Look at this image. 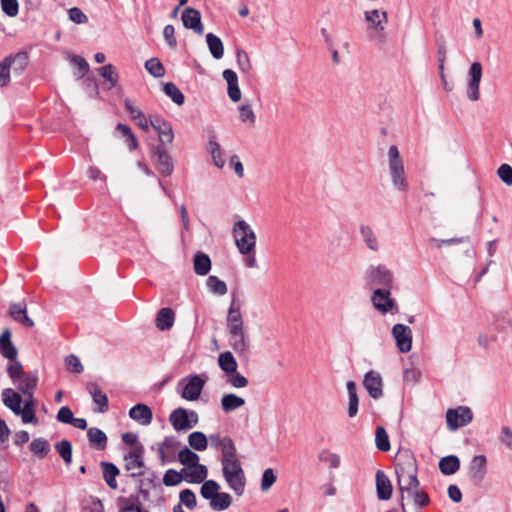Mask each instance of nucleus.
<instances>
[{
	"label": "nucleus",
	"instance_id": "f257e3e1",
	"mask_svg": "<svg viewBox=\"0 0 512 512\" xmlns=\"http://www.w3.org/2000/svg\"><path fill=\"white\" fill-rule=\"evenodd\" d=\"M395 472L397 484L401 492V510L407 512L404 504V494L420 486L418 479V465L414 453L409 449L398 451L395 457Z\"/></svg>",
	"mask_w": 512,
	"mask_h": 512
},
{
	"label": "nucleus",
	"instance_id": "f03ea898",
	"mask_svg": "<svg viewBox=\"0 0 512 512\" xmlns=\"http://www.w3.org/2000/svg\"><path fill=\"white\" fill-rule=\"evenodd\" d=\"M222 475L229 488L237 495L242 496L246 487V476L241 462L237 456V449H226L221 458Z\"/></svg>",
	"mask_w": 512,
	"mask_h": 512
},
{
	"label": "nucleus",
	"instance_id": "7ed1b4c3",
	"mask_svg": "<svg viewBox=\"0 0 512 512\" xmlns=\"http://www.w3.org/2000/svg\"><path fill=\"white\" fill-rule=\"evenodd\" d=\"M387 158L389 175L393 187L398 191H406L408 189V182L406 180L405 167L396 145L389 147Z\"/></svg>",
	"mask_w": 512,
	"mask_h": 512
},
{
	"label": "nucleus",
	"instance_id": "20e7f679",
	"mask_svg": "<svg viewBox=\"0 0 512 512\" xmlns=\"http://www.w3.org/2000/svg\"><path fill=\"white\" fill-rule=\"evenodd\" d=\"M233 234L236 246L241 254H249L254 251L256 234L247 222L244 220L237 221L234 224Z\"/></svg>",
	"mask_w": 512,
	"mask_h": 512
},
{
	"label": "nucleus",
	"instance_id": "39448f33",
	"mask_svg": "<svg viewBox=\"0 0 512 512\" xmlns=\"http://www.w3.org/2000/svg\"><path fill=\"white\" fill-rule=\"evenodd\" d=\"M151 160L156 170L164 177L171 176L174 172V161L166 145L156 144L149 150Z\"/></svg>",
	"mask_w": 512,
	"mask_h": 512
},
{
	"label": "nucleus",
	"instance_id": "423d86ee",
	"mask_svg": "<svg viewBox=\"0 0 512 512\" xmlns=\"http://www.w3.org/2000/svg\"><path fill=\"white\" fill-rule=\"evenodd\" d=\"M366 282L379 288H392L394 283V274L386 265H370L364 274Z\"/></svg>",
	"mask_w": 512,
	"mask_h": 512
},
{
	"label": "nucleus",
	"instance_id": "0eeeda50",
	"mask_svg": "<svg viewBox=\"0 0 512 512\" xmlns=\"http://www.w3.org/2000/svg\"><path fill=\"white\" fill-rule=\"evenodd\" d=\"M207 380L208 377L205 374H191L183 378L179 383L184 384L180 392L181 397L187 401H196L200 397Z\"/></svg>",
	"mask_w": 512,
	"mask_h": 512
},
{
	"label": "nucleus",
	"instance_id": "6e6552de",
	"mask_svg": "<svg viewBox=\"0 0 512 512\" xmlns=\"http://www.w3.org/2000/svg\"><path fill=\"white\" fill-rule=\"evenodd\" d=\"M473 420V412L467 406H459L455 409H448L446 412L447 427L450 431H455L460 427L466 426Z\"/></svg>",
	"mask_w": 512,
	"mask_h": 512
},
{
	"label": "nucleus",
	"instance_id": "1a4fd4ad",
	"mask_svg": "<svg viewBox=\"0 0 512 512\" xmlns=\"http://www.w3.org/2000/svg\"><path fill=\"white\" fill-rule=\"evenodd\" d=\"M391 288H377L373 291L371 301L376 310L386 314L397 308L396 301L391 297Z\"/></svg>",
	"mask_w": 512,
	"mask_h": 512
},
{
	"label": "nucleus",
	"instance_id": "9d476101",
	"mask_svg": "<svg viewBox=\"0 0 512 512\" xmlns=\"http://www.w3.org/2000/svg\"><path fill=\"white\" fill-rule=\"evenodd\" d=\"M150 125L158 134V144L166 145L173 142L174 133L171 122L165 120L159 115H150Z\"/></svg>",
	"mask_w": 512,
	"mask_h": 512
},
{
	"label": "nucleus",
	"instance_id": "9b49d317",
	"mask_svg": "<svg viewBox=\"0 0 512 512\" xmlns=\"http://www.w3.org/2000/svg\"><path fill=\"white\" fill-rule=\"evenodd\" d=\"M392 335L400 352L408 353L411 350L412 331L410 327L399 323L395 324L392 328Z\"/></svg>",
	"mask_w": 512,
	"mask_h": 512
},
{
	"label": "nucleus",
	"instance_id": "f8f14e48",
	"mask_svg": "<svg viewBox=\"0 0 512 512\" xmlns=\"http://www.w3.org/2000/svg\"><path fill=\"white\" fill-rule=\"evenodd\" d=\"M470 80L467 85V97L471 101L480 98L479 85L482 78V65L480 62H473L469 69Z\"/></svg>",
	"mask_w": 512,
	"mask_h": 512
},
{
	"label": "nucleus",
	"instance_id": "ddd939ff",
	"mask_svg": "<svg viewBox=\"0 0 512 512\" xmlns=\"http://www.w3.org/2000/svg\"><path fill=\"white\" fill-rule=\"evenodd\" d=\"M363 386L373 399H379L383 396V380L378 372L368 371L364 375Z\"/></svg>",
	"mask_w": 512,
	"mask_h": 512
},
{
	"label": "nucleus",
	"instance_id": "4468645a",
	"mask_svg": "<svg viewBox=\"0 0 512 512\" xmlns=\"http://www.w3.org/2000/svg\"><path fill=\"white\" fill-rule=\"evenodd\" d=\"M169 421L176 431H186L196 425L195 419L190 420L188 410L182 407L172 411Z\"/></svg>",
	"mask_w": 512,
	"mask_h": 512
},
{
	"label": "nucleus",
	"instance_id": "2eb2a0df",
	"mask_svg": "<svg viewBox=\"0 0 512 512\" xmlns=\"http://www.w3.org/2000/svg\"><path fill=\"white\" fill-rule=\"evenodd\" d=\"M229 332V344L232 349L241 355L246 354L250 340L244 328L231 329Z\"/></svg>",
	"mask_w": 512,
	"mask_h": 512
},
{
	"label": "nucleus",
	"instance_id": "dca6fc26",
	"mask_svg": "<svg viewBox=\"0 0 512 512\" xmlns=\"http://www.w3.org/2000/svg\"><path fill=\"white\" fill-rule=\"evenodd\" d=\"M181 19L185 28L191 29L199 35L203 34L204 26L201 21V13L198 10L191 7L185 8Z\"/></svg>",
	"mask_w": 512,
	"mask_h": 512
},
{
	"label": "nucleus",
	"instance_id": "f3484780",
	"mask_svg": "<svg viewBox=\"0 0 512 512\" xmlns=\"http://www.w3.org/2000/svg\"><path fill=\"white\" fill-rule=\"evenodd\" d=\"M224 80L227 82V92L230 100L237 103L241 100L242 94L238 85V76L235 71L225 69L222 73Z\"/></svg>",
	"mask_w": 512,
	"mask_h": 512
},
{
	"label": "nucleus",
	"instance_id": "a211bd4d",
	"mask_svg": "<svg viewBox=\"0 0 512 512\" xmlns=\"http://www.w3.org/2000/svg\"><path fill=\"white\" fill-rule=\"evenodd\" d=\"M11 335L9 328H5L0 335V354L9 361H14L17 359L18 350L11 341Z\"/></svg>",
	"mask_w": 512,
	"mask_h": 512
},
{
	"label": "nucleus",
	"instance_id": "6ab92c4d",
	"mask_svg": "<svg viewBox=\"0 0 512 512\" xmlns=\"http://www.w3.org/2000/svg\"><path fill=\"white\" fill-rule=\"evenodd\" d=\"M87 390L91 395L93 402L98 405V408L95 410L99 413H105L109 409V400L105 392H103L97 383L89 382L87 383Z\"/></svg>",
	"mask_w": 512,
	"mask_h": 512
},
{
	"label": "nucleus",
	"instance_id": "aec40b11",
	"mask_svg": "<svg viewBox=\"0 0 512 512\" xmlns=\"http://www.w3.org/2000/svg\"><path fill=\"white\" fill-rule=\"evenodd\" d=\"M129 417L141 425H149L153 420V412L148 405L138 403L129 410Z\"/></svg>",
	"mask_w": 512,
	"mask_h": 512
},
{
	"label": "nucleus",
	"instance_id": "412c9836",
	"mask_svg": "<svg viewBox=\"0 0 512 512\" xmlns=\"http://www.w3.org/2000/svg\"><path fill=\"white\" fill-rule=\"evenodd\" d=\"M376 492L379 500L386 501L392 496V484L382 470L376 472Z\"/></svg>",
	"mask_w": 512,
	"mask_h": 512
},
{
	"label": "nucleus",
	"instance_id": "4be33fe9",
	"mask_svg": "<svg viewBox=\"0 0 512 512\" xmlns=\"http://www.w3.org/2000/svg\"><path fill=\"white\" fill-rule=\"evenodd\" d=\"M10 316L25 327H33L34 321L27 315L25 302L11 303L9 308Z\"/></svg>",
	"mask_w": 512,
	"mask_h": 512
},
{
	"label": "nucleus",
	"instance_id": "5701e85b",
	"mask_svg": "<svg viewBox=\"0 0 512 512\" xmlns=\"http://www.w3.org/2000/svg\"><path fill=\"white\" fill-rule=\"evenodd\" d=\"M87 438L91 448L99 451L106 449L108 438L103 430L97 427H91L87 429Z\"/></svg>",
	"mask_w": 512,
	"mask_h": 512
},
{
	"label": "nucleus",
	"instance_id": "b1692460",
	"mask_svg": "<svg viewBox=\"0 0 512 512\" xmlns=\"http://www.w3.org/2000/svg\"><path fill=\"white\" fill-rule=\"evenodd\" d=\"M175 322V313L172 308H161L156 315L155 324L160 331H166L173 327Z\"/></svg>",
	"mask_w": 512,
	"mask_h": 512
},
{
	"label": "nucleus",
	"instance_id": "393cba45",
	"mask_svg": "<svg viewBox=\"0 0 512 512\" xmlns=\"http://www.w3.org/2000/svg\"><path fill=\"white\" fill-rule=\"evenodd\" d=\"M103 472V479L107 486L113 490L118 488L117 476L120 474V469L112 462L102 461L100 463Z\"/></svg>",
	"mask_w": 512,
	"mask_h": 512
},
{
	"label": "nucleus",
	"instance_id": "a878e982",
	"mask_svg": "<svg viewBox=\"0 0 512 512\" xmlns=\"http://www.w3.org/2000/svg\"><path fill=\"white\" fill-rule=\"evenodd\" d=\"M2 401L14 414L20 412L23 399L22 396L12 388H6L2 391Z\"/></svg>",
	"mask_w": 512,
	"mask_h": 512
},
{
	"label": "nucleus",
	"instance_id": "bb28decb",
	"mask_svg": "<svg viewBox=\"0 0 512 512\" xmlns=\"http://www.w3.org/2000/svg\"><path fill=\"white\" fill-rule=\"evenodd\" d=\"M226 322L228 330L244 328L242 313L240 307L236 306V301L234 298L232 299V302L228 309Z\"/></svg>",
	"mask_w": 512,
	"mask_h": 512
},
{
	"label": "nucleus",
	"instance_id": "cd10ccee",
	"mask_svg": "<svg viewBox=\"0 0 512 512\" xmlns=\"http://www.w3.org/2000/svg\"><path fill=\"white\" fill-rule=\"evenodd\" d=\"M38 373L37 371L28 372L23 376V378L18 381L19 384L17 389L25 396H31V393H34V390L38 384Z\"/></svg>",
	"mask_w": 512,
	"mask_h": 512
},
{
	"label": "nucleus",
	"instance_id": "c85d7f7f",
	"mask_svg": "<svg viewBox=\"0 0 512 512\" xmlns=\"http://www.w3.org/2000/svg\"><path fill=\"white\" fill-rule=\"evenodd\" d=\"M211 265V259L206 253L201 251L195 253L193 257V269L197 275H207L211 270Z\"/></svg>",
	"mask_w": 512,
	"mask_h": 512
},
{
	"label": "nucleus",
	"instance_id": "c756f323",
	"mask_svg": "<svg viewBox=\"0 0 512 512\" xmlns=\"http://www.w3.org/2000/svg\"><path fill=\"white\" fill-rule=\"evenodd\" d=\"M487 459L485 455H476L470 463V475L473 480L481 481L486 474Z\"/></svg>",
	"mask_w": 512,
	"mask_h": 512
},
{
	"label": "nucleus",
	"instance_id": "7c9ffc66",
	"mask_svg": "<svg viewBox=\"0 0 512 512\" xmlns=\"http://www.w3.org/2000/svg\"><path fill=\"white\" fill-rule=\"evenodd\" d=\"M10 58L11 69L16 75H21L28 65V53L26 51H19L6 56Z\"/></svg>",
	"mask_w": 512,
	"mask_h": 512
},
{
	"label": "nucleus",
	"instance_id": "2f4dec72",
	"mask_svg": "<svg viewBox=\"0 0 512 512\" xmlns=\"http://www.w3.org/2000/svg\"><path fill=\"white\" fill-rule=\"evenodd\" d=\"M191 468H194L191 471H187L186 469H183L182 472L185 474L186 481L188 483L193 484H200L204 483L206 481L208 470L207 467L203 464L198 463L195 466H192Z\"/></svg>",
	"mask_w": 512,
	"mask_h": 512
},
{
	"label": "nucleus",
	"instance_id": "473e14b6",
	"mask_svg": "<svg viewBox=\"0 0 512 512\" xmlns=\"http://www.w3.org/2000/svg\"><path fill=\"white\" fill-rule=\"evenodd\" d=\"M208 440L210 441L211 447L221 450L222 456L225 455L226 449H236L233 439L227 435L221 437L218 433L210 434Z\"/></svg>",
	"mask_w": 512,
	"mask_h": 512
},
{
	"label": "nucleus",
	"instance_id": "72a5a7b5",
	"mask_svg": "<svg viewBox=\"0 0 512 512\" xmlns=\"http://www.w3.org/2000/svg\"><path fill=\"white\" fill-rule=\"evenodd\" d=\"M459 468L460 460L456 455H447L439 461V470L444 475H453Z\"/></svg>",
	"mask_w": 512,
	"mask_h": 512
},
{
	"label": "nucleus",
	"instance_id": "f704fd0d",
	"mask_svg": "<svg viewBox=\"0 0 512 512\" xmlns=\"http://www.w3.org/2000/svg\"><path fill=\"white\" fill-rule=\"evenodd\" d=\"M245 405V399L233 394H225L221 399V408L223 411L229 413Z\"/></svg>",
	"mask_w": 512,
	"mask_h": 512
},
{
	"label": "nucleus",
	"instance_id": "c9c22d12",
	"mask_svg": "<svg viewBox=\"0 0 512 512\" xmlns=\"http://www.w3.org/2000/svg\"><path fill=\"white\" fill-rule=\"evenodd\" d=\"M346 388L348 392L349 397V405H348V416L350 418H353L358 413V404H359V398L357 395V389L356 384L354 381H348L346 383Z\"/></svg>",
	"mask_w": 512,
	"mask_h": 512
},
{
	"label": "nucleus",
	"instance_id": "e433bc0d",
	"mask_svg": "<svg viewBox=\"0 0 512 512\" xmlns=\"http://www.w3.org/2000/svg\"><path fill=\"white\" fill-rule=\"evenodd\" d=\"M206 42L212 57L215 59H221L224 55V45L222 40L217 35L208 33L206 35Z\"/></svg>",
	"mask_w": 512,
	"mask_h": 512
},
{
	"label": "nucleus",
	"instance_id": "4c0bfd02",
	"mask_svg": "<svg viewBox=\"0 0 512 512\" xmlns=\"http://www.w3.org/2000/svg\"><path fill=\"white\" fill-rule=\"evenodd\" d=\"M218 365L227 374L235 373L238 367L237 361L230 351H225L219 355Z\"/></svg>",
	"mask_w": 512,
	"mask_h": 512
},
{
	"label": "nucleus",
	"instance_id": "58836bf2",
	"mask_svg": "<svg viewBox=\"0 0 512 512\" xmlns=\"http://www.w3.org/2000/svg\"><path fill=\"white\" fill-rule=\"evenodd\" d=\"M360 234L368 249L374 252L379 250L378 239L369 225H361Z\"/></svg>",
	"mask_w": 512,
	"mask_h": 512
},
{
	"label": "nucleus",
	"instance_id": "ea45409f",
	"mask_svg": "<svg viewBox=\"0 0 512 512\" xmlns=\"http://www.w3.org/2000/svg\"><path fill=\"white\" fill-rule=\"evenodd\" d=\"M209 148L214 164L218 168L222 169L225 165V160L223 158L224 153L222 152L220 144L217 142L214 134L209 137Z\"/></svg>",
	"mask_w": 512,
	"mask_h": 512
},
{
	"label": "nucleus",
	"instance_id": "a19ab883",
	"mask_svg": "<svg viewBox=\"0 0 512 512\" xmlns=\"http://www.w3.org/2000/svg\"><path fill=\"white\" fill-rule=\"evenodd\" d=\"M30 451L39 459L45 458L50 452V444L44 438H35L29 445Z\"/></svg>",
	"mask_w": 512,
	"mask_h": 512
},
{
	"label": "nucleus",
	"instance_id": "79ce46f5",
	"mask_svg": "<svg viewBox=\"0 0 512 512\" xmlns=\"http://www.w3.org/2000/svg\"><path fill=\"white\" fill-rule=\"evenodd\" d=\"M435 43L437 46V61H438V70L442 72L444 70V63L446 60L447 48H446V38L441 33H435Z\"/></svg>",
	"mask_w": 512,
	"mask_h": 512
},
{
	"label": "nucleus",
	"instance_id": "37998d69",
	"mask_svg": "<svg viewBox=\"0 0 512 512\" xmlns=\"http://www.w3.org/2000/svg\"><path fill=\"white\" fill-rule=\"evenodd\" d=\"M97 71L109 83L108 89H112L117 86L119 76L114 65H104L98 68Z\"/></svg>",
	"mask_w": 512,
	"mask_h": 512
},
{
	"label": "nucleus",
	"instance_id": "c03bdc74",
	"mask_svg": "<svg viewBox=\"0 0 512 512\" xmlns=\"http://www.w3.org/2000/svg\"><path fill=\"white\" fill-rule=\"evenodd\" d=\"M232 504V496L226 492H219L210 502V507L214 511H224Z\"/></svg>",
	"mask_w": 512,
	"mask_h": 512
},
{
	"label": "nucleus",
	"instance_id": "a18cd8bd",
	"mask_svg": "<svg viewBox=\"0 0 512 512\" xmlns=\"http://www.w3.org/2000/svg\"><path fill=\"white\" fill-rule=\"evenodd\" d=\"M55 450L58 452L60 457L63 459L66 465L71 464L73 456L72 443L68 439H63L54 445Z\"/></svg>",
	"mask_w": 512,
	"mask_h": 512
},
{
	"label": "nucleus",
	"instance_id": "49530a36",
	"mask_svg": "<svg viewBox=\"0 0 512 512\" xmlns=\"http://www.w3.org/2000/svg\"><path fill=\"white\" fill-rule=\"evenodd\" d=\"M220 489L221 486L217 481L209 479L204 481V483L202 484L200 488V495L202 496V498L211 501L219 493Z\"/></svg>",
	"mask_w": 512,
	"mask_h": 512
},
{
	"label": "nucleus",
	"instance_id": "de8ad7c7",
	"mask_svg": "<svg viewBox=\"0 0 512 512\" xmlns=\"http://www.w3.org/2000/svg\"><path fill=\"white\" fill-rule=\"evenodd\" d=\"M188 443L193 449L204 451L208 446V437L201 431H194L188 436Z\"/></svg>",
	"mask_w": 512,
	"mask_h": 512
},
{
	"label": "nucleus",
	"instance_id": "09e8293b",
	"mask_svg": "<svg viewBox=\"0 0 512 512\" xmlns=\"http://www.w3.org/2000/svg\"><path fill=\"white\" fill-rule=\"evenodd\" d=\"M199 455L189 449L188 447H184L181 449L178 453V460L179 462L186 466L191 468L192 466H195L199 463Z\"/></svg>",
	"mask_w": 512,
	"mask_h": 512
},
{
	"label": "nucleus",
	"instance_id": "8fccbe9b",
	"mask_svg": "<svg viewBox=\"0 0 512 512\" xmlns=\"http://www.w3.org/2000/svg\"><path fill=\"white\" fill-rule=\"evenodd\" d=\"M116 130L122 134L124 141L130 150H135L138 147L137 138L128 125L119 123L116 126Z\"/></svg>",
	"mask_w": 512,
	"mask_h": 512
},
{
	"label": "nucleus",
	"instance_id": "3c124183",
	"mask_svg": "<svg viewBox=\"0 0 512 512\" xmlns=\"http://www.w3.org/2000/svg\"><path fill=\"white\" fill-rule=\"evenodd\" d=\"M164 93L176 104L183 105L185 102V96L181 90L172 82L164 84Z\"/></svg>",
	"mask_w": 512,
	"mask_h": 512
},
{
	"label": "nucleus",
	"instance_id": "603ef678",
	"mask_svg": "<svg viewBox=\"0 0 512 512\" xmlns=\"http://www.w3.org/2000/svg\"><path fill=\"white\" fill-rule=\"evenodd\" d=\"M145 69L154 78H162L165 75L164 65L156 57L150 58L145 62Z\"/></svg>",
	"mask_w": 512,
	"mask_h": 512
},
{
	"label": "nucleus",
	"instance_id": "864d4df0",
	"mask_svg": "<svg viewBox=\"0 0 512 512\" xmlns=\"http://www.w3.org/2000/svg\"><path fill=\"white\" fill-rule=\"evenodd\" d=\"M207 288L217 295H225L228 291L227 284L217 276L211 275L206 280Z\"/></svg>",
	"mask_w": 512,
	"mask_h": 512
},
{
	"label": "nucleus",
	"instance_id": "5fc2aeb1",
	"mask_svg": "<svg viewBox=\"0 0 512 512\" xmlns=\"http://www.w3.org/2000/svg\"><path fill=\"white\" fill-rule=\"evenodd\" d=\"M68 59L77 66V71L74 73L77 79H82L89 72V64L84 57L69 54Z\"/></svg>",
	"mask_w": 512,
	"mask_h": 512
},
{
	"label": "nucleus",
	"instance_id": "6e6d98bb",
	"mask_svg": "<svg viewBox=\"0 0 512 512\" xmlns=\"http://www.w3.org/2000/svg\"><path fill=\"white\" fill-rule=\"evenodd\" d=\"M375 443H376L377 449H379L380 451H383V452H387L391 448L388 434H387L385 428L382 426H378L376 428Z\"/></svg>",
	"mask_w": 512,
	"mask_h": 512
},
{
	"label": "nucleus",
	"instance_id": "4d7b16f0",
	"mask_svg": "<svg viewBox=\"0 0 512 512\" xmlns=\"http://www.w3.org/2000/svg\"><path fill=\"white\" fill-rule=\"evenodd\" d=\"M318 459L320 462L327 463L332 469L339 468L341 463L340 456L328 449H322L318 454Z\"/></svg>",
	"mask_w": 512,
	"mask_h": 512
},
{
	"label": "nucleus",
	"instance_id": "13d9d810",
	"mask_svg": "<svg viewBox=\"0 0 512 512\" xmlns=\"http://www.w3.org/2000/svg\"><path fill=\"white\" fill-rule=\"evenodd\" d=\"M7 374L10 377L11 381L15 384L20 381L23 376H25V372L23 369V365L21 362L14 360L7 366Z\"/></svg>",
	"mask_w": 512,
	"mask_h": 512
},
{
	"label": "nucleus",
	"instance_id": "bf43d9fd",
	"mask_svg": "<svg viewBox=\"0 0 512 512\" xmlns=\"http://www.w3.org/2000/svg\"><path fill=\"white\" fill-rule=\"evenodd\" d=\"M408 497H412L415 505L418 506L417 512H420V508L428 505L430 503L429 495L422 490H419V487H415L409 493H406Z\"/></svg>",
	"mask_w": 512,
	"mask_h": 512
},
{
	"label": "nucleus",
	"instance_id": "052dcab7",
	"mask_svg": "<svg viewBox=\"0 0 512 512\" xmlns=\"http://www.w3.org/2000/svg\"><path fill=\"white\" fill-rule=\"evenodd\" d=\"M117 506L119 512H149L143 509V507H139L136 503H133L131 499L123 496L117 499Z\"/></svg>",
	"mask_w": 512,
	"mask_h": 512
},
{
	"label": "nucleus",
	"instance_id": "680f3d73",
	"mask_svg": "<svg viewBox=\"0 0 512 512\" xmlns=\"http://www.w3.org/2000/svg\"><path fill=\"white\" fill-rule=\"evenodd\" d=\"M380 16H382L383 19L387 21V13L385 11L380 13L379 10L374 9L365 13V19L371 24L372 28L383 30L384 27L381 26L382 21L379 19Z\"/></svg>",
	"mask_w": 512,
	"mask_h": 512
},
{
	"label": "nucleus",
	"instance_id": "e2e57ef3",
	"mask_svg": "<svg viewBox=\"0 0 512 512\" xmlns=\"http://www.w3.org/2000/svg\"><path fill=\"white\" fill-rule=\"evenodd\" d=\"M183 480L182 472L175 469H168L163 476V484L168 487L176 486Z\"/></svg>",
	"mask_w": 512,
	"mask_h": 512
},
{
	"label": "nucleus",
	"instance_id": "0e129e2a",
	"mask_svg": "<svg viewBox=\"0 0 512 512\" xmlns=\"http://www.w3.org/2000/svg\"><path fill=\"white\" fill-rule=\"evenodd\" d=\"M236 60L241 72L246 74L250 72L252 65L246 51H244L243 49H237Z\"/></svg>",
	"mask_w": 512,
	"mask_h": 512
},
{
	"label": "nucleus",
	"instance_id": "69168bd1",
	"mask_svg": "<svg viewBox=\"0 0 512 512\" xmlns=\"http://www.w3.org/2000/svg\"><path fill=\"white\" fill-rule=\"evenodd\" d=\"M10 58H4L0 62V87H6L10 82Z\"/></svg>",
	"mask_w": 512,
	"mask_h": 512
},
{
	"label": "nucleus",
	"instance_id": "338daca9",
	"mask_svg": "<svg viewBox=\"0 0 512 512\" xmlns=\"http://www.w3.org/2000/svg\"><path fill=\"white\" fill-rule=\"evenodd\" d=\"M180 503L184 504L188 509H194L197 505V500L194 492L190 489H184L179 494Z\"/></svg>",
	"mask_w": 512,
	"mask_h": 512
},
{
	"label": "nucleus",
	"instance_id": "774afa93",
	"mask_svg": "<svg viewBox=\"0 0 512 512\" xmlns=\"http://www.w3.org/2000/svg\"><path fill=\"white\" fill-rule=\"evenodd\" d=\"M497 175L507 186L512 185V167L509 164H502L497 170Z\"/></svg>",
	"mask_w": 512,
	"mask_h": 512
}]
</instances>
